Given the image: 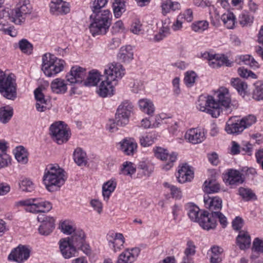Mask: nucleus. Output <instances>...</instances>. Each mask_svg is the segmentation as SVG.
<instances>
[{
  "mask_svg": "<svg viewBox=\"0 0 263 263\" xmlns=\"http://www.w3.org/2000/svg\"><path fill=\"white\" fill-rule=\"evenodd\" d=\"M64 173L58 165L49 164L46 167L43 181L48 191H57L64 184L66 180Z\"/></svg>",
  "mask_w": 263,
  "mask_h": 263,
  "instance_id": "nucleus-1",
  "label": "nucleus"
},
{
  "mask_svg": "<svg viewBox=\"0 0 263 263\" xmlns=\"http://www.w3.org/2000/svg\"><path fill=\"white\" fill-rule=\"evenodd\" d=\"M90 18L92 20L89 29L93 36L105 34L111 25L112 15L109 10L92 12Z\"/></svg>",
  "mask_w": 263,
  "mask_h": 263,
  "instance_id": "nucleus-2",
  "label": "nucleus"
},
{
  "mask_svg": "<svg viewBox=\"0 0 263 263\" xmlns=\"http://www.w3.org/2000/svg\"><path fill=\"white\" fill-rule=\"evenodd\" d=\"M16 76L13 73L6 74L0 69V94L7 99L14 100L17 97Z\"/></svg>",
  "mask_w": 263,
  "mask_h": 263,
  "instance_id": "nucleus-3",
  "label": "nucleus"
},
{
  "mask_svg": "<svg viewBox=\"0 0 263 263\" xmlns=\"http://www.w3.org/2000/svg\"><path fill=\"white\" fill-rule=\"evenodd\" d=\"M42 60V70L48 77H53L63 71L66 65L64 60L49 53L44 54Z\"/></svg>",
  "mask_w": 263,
  "mask_h": 263,
  "instance_id": "nucleus-4",
  "label": "nucleus"
},
{
  "mask_svg": "<svg viewBox=\"0 0 263 263\" xmlns=\"http://www.w3.org/2000/svg\"><path fill=\"white\" fill-rule=\"evenodd\" d=\"M217 220H218L222 228H225L228 224L227 217L220 212L209 213L204 211L200 213V219L199 223L204 229L209 230L214 229L217 225Z\"/></svg>",
  "mask_w": 263,
  "mask_h": 263,
  "instance_id": "nucleus-5",
  "label": "nucleus"
},
{
  "mask_svg": "<svg viewBox=\"0 0 263 263\" xmlns=\"http://www.w3.org/2000/svg\"><path fill=\"white\" fill-rule=\"evenodd\" d=\"M32 6L29 0H20L14 9L9 14V20L16 25L24 23L26 17L32 12Z\"/></svg>",
  "mask_w": 263,
  "mask_h": 263,
  "instance_id": "nucleus-6",
  "label": "nucleus"
},
{
  "mask_svg": "<svg viewBox=\"0 0 263 263\" xmlns=\"http://www.w3.org/2000/svg\"><path fill=\"white\" fill-rule=\"evenodd\" d=\"M155 157L163 161L164 163L162 165V168L167 171L170 170L176 161L177 154L175 152L170 153L167 149L160 146H155L153 149Z\"/></svg>",
  "mask_w": 263,
  "mask_h": 263,
  "instance_id": "nucleus-7",
  "label": "nucleus"
},
{
  "mask_svg": "<svg viewBox=\"0 0 263 263\" xmlns=\"http://www.w3.org/2000/svg\"><path fill=\"white\" fill-rule=\"evenodd\" d=\"M52 138L59 144L66 142L70 138V133L63 122L60 121L53 123L50 127Z\"/></svg>",
  "mask_w": 263,
  "mask_h": 263,
  "instance_id": "nucleus-8",
  "label": "nucleus"
},
{
  "mask_svg": "<svg viewBox=\"0 0 263 263\" xmlns=\"http://www.w3.org/2000/svg\"><path fill=\"white\" fill-rule=\"evenodd\" d=\"M216 96L215 103L217 104L218 106H214L213 114L214 116H219L221 112L220 107H229L231 99L229 90L225 87H220L216 92Z\"/></svg>",
  "mask_w": 263,
  "mask_h": 263,
  "instance_id": "nucleus-9",
  "label": "nucleus"
},
{
  "mask_svg": "<svg viewBox=\"0 0 263 263\" xmlns=\"http://www.w3.org/2000/svg\"><path fill=\"white\" fill-rule=\"evenodd\" d=\"M106 79L113 84H117L125 74V69L123 66L118 63L108 64L104 70Z\"/></svg>",
  "mask_w": 263,
  "mask_h": 263,
  "instance_id": "nucleus-10",
  "label": "nucleus"
},
{
  "mask_svg": "<svg viewBox=\"0 0 263 263\" xmlns=\"http://www.w3.org/2000/svg\"><path fill=\"white\" fill-rule=\"evenodd\" d=\"M247 127V118L241 120L236 119V117H231L226 123L225 130L229 134L238 135Z\"/></svg>",
  "mask_w": 263,
  "mask_h": 263,
  "instance_id": "nucleus-11",
  "label": "nucleus"
},
{
  "mask_svg": "<svg viewBox=\"0 0 263 263\" xmlns=\"http://www.w3.org/2000/svg\"><path fill=\"white\" fill-rule=\"evenodd\" d=\"M214 106H218L215 103V98L212 96H200L197 102V108L201 111L206 112L211 115L213 118H217L218 116H214L213 114Z\"/></svg>",
  "mask_w": 263,
  "mask_h": 263,
  "instance_id": "nucleus-12",
  "label": "nucleus"
},
{
  "mask_svg": "<svg viewBox=\"0 0 263 263\" xmlns=\"http://www.w3.org/2000/svg\"><path fill=\"white\" fill-rule=\"evenodd\" d=\"M37 219L41 223L38 229L41 235L48 236L52 233L55 228V219L53 217L41 214L37 216Z\"/></svg>",
  "mask_w": 263,
  "mask_h": 263,
  "instance_id": "nucleus-13",
  "label": "nucleus"
},
{
  "mask_svg": "<svg viewBox=\"0 0 263 263\" xmlns=\"http://www.w3.org/2000/svg\"><path fill=\"white\" fill-rule=\"evenodd\" d=\"M87 77L86 70L80 66H73L69 73L66 75L67 81L71 84L78 83L83 86V82Z\"/></svg>",
  "mask_w": 263,
  "mask_h": 263,
  "instance_id": "nucleus-14",
  "label": "nucleus"
},
{
  "mask_svg": "<svg viewBox=\"0 0 263 263\" xmlns=\"http://www.w3.org/2000/svg\"><path fill=\"white\" fill-rule=\"evenodd\" d=\"M50 13L53 15H64L70 11L69 3L62 0H52L49 4Z\"/></svg>",
  "mask_w": 263,
  "mask_h": 263,
  "instance_id": "nucleus-15",
  "label": "nucleus"
},
{
  "mask_svg": "<svg viewBox=\"0 0 263 263\" xmlns=\"http://www.w3.org/2000/svg\"><path fill=\"white\" fill-rule=\"evenodd\" d=\"M29 256V250L25 246H19L9 255L8 259L20 263L27 260Z\"/></svg>",
  "mask_w": 263,
  "mask_h": 263,
  "instance_id": "nucleus-16",
  "label": "nucleus"
},
{
  "mask_svg": "<svg viewBox=\"0 0 263 263\" xmlns=\"http://www.w3.org/2000/svg\"><path fill=\"white\" fill-rule=\"evenodd\" d=\"M223 180L227 184L231 185H238L244 181L242 174L233 169L228 170V172L223 174Z\"/></svg>",
  "mask_w": 263,
  "mask_h": 263,
  "instance_id": "nucleus-17",
  "label": "nucleus"
},
{
  "mask_svg": "<svg viewBox=\"0 0 263 263\" xmlns=\"http://www.w3.org/2000/svg\"><path fill=\"white\" fill-rule=\"evenodd\" d=\"M184 137L189 142L195 144L202 142L205 138V135L203 129L191 128L186 132Z\"/></svg>",
  "mask_w": 263,
  "mask_h": 263,
  "instance_id": "nucleus-18",
  "label": "nucleus"
},
{
  "mask_svg": "<svg viewBox=\"0 0 263 263\" xmlns=\"http://www.w3.org/2000/svg\"><path fill=\"white\" fill-rule=\"evenodd\" d=\"M59 247L63 256L66 259H69L77 255L78 252L76 248L65 238H62L60 240Z\"/></svg>",
  "mask_w": 263,
  "mask_h": 263,
  "instance_id": "nucleus-19",
  "label": "nucleus"
},
{
  "mask_svg": "<svg viewBox=\"0 0 263 263\" xmlns=\"http://www.w3.org/2000/svg\"><path fill=\"white\" fill-rule=\"evenodd\" d=\"M203 201L205 208L211 213L220 212L222 208V199L218 196L213 197L208 194L205 195L203 197Z\"/></svg>",
  "mask_w": 263,
  "mask_h": 263,
  "instance_id": "nucleus-20",
  "label": "nucleus"
},
{
  "mask_svg": "<svg viewBox=\"0 0 263 263\" xmlns=\"http://www.w3.org/2000/svg\"><path fill=\"white\" fill-rule=\"evenodd\" d=\"M65 238L69 240L76 248L83 250V248L84 247L86 249L87 246L85 245V235L82 230H75L70 237Z\"/></svg>",
  "mask_w": 263,
  "mask_h": 263,
  "instance_id": "nucleus-21",
  "label": "nucleus"
},
{
  "mask_svg": "<svg viewBox=\"0 0 263 263\" xmlns=\"http://www.w3.org/2000/svg\"><path fill=\"white\" fill-rule=\"evenodd\" d=\"M120 149L126 155H133L137 150V143L132 138H125L119 143Z\"/></svg>",
  "mask_w": 263,
  "mask_h": 263,
  "instance_id": "nucleus-22",
  "label": "nucleus"
},
{
  "mask_svg": "<svg viewBox=\"0 0 263 263\" xmlns=\"http://www.w3.org/2000/svg\"><path fill=\"white\" fill-rule=\"evenodd\" d=\"M194 173L190 166L186 163L182 164L179 166L177 178L181 183L190 181L193 178Z\"/></svg>",
  "mask_w": 263,
  "mask_h": 263,
  "instance_id": "nucleus-23",
  "label": "nucleus"
},
{
  "mask_svg": "<svg viewBox=\"0 0 263 263\" xmlns=\"http://www.w3.org/2000/svg\"><path fill=\"white\" fill-rule=\"evenodd\" d=\"M109 246L115 252L119 251L123 248L125 242L124 236L121 233H112L108 236Z\"/></svg>",
  "mask_w": 263,
  "mask_h": 263,
  "instance_id": "nucleus-24",
  "label": "nucleus"
},
{
  "mask_svg": "<svg viewBox=\"0 0 263 263\" xmlns=\"http://www.w3.org/2000/svg\"><path fill=\"white\" fill-rule=\"evenodd\" d=\"M139 252L138 248L127 249L120 254L116 263H133L136 260Z\"/></svg>",
  "mask_w": 263,
  "mask_h": 263,
  "instance_id": "nucleus-25",
  "label": "nucleus"
},
{
  "mask_svg": "<svg viewBox=\"0 0 263 263\" xmlns=\"http://www.w3.org/2000/svg\"><path fill=\"white\" fill-rule=\"evenodd\" d=\"M116 85V84H113L110 81H107L106 79L101 83L99 89L97 90V93L99 96L103 98L108 96H111L113 95L114 86Z\"/></svg>",
  "mask_w": 263,
  "mask_h": 263,
  "instance_id": "nucleus-26",
  "label": "nucleus"
},
{
  "mask_svg": "<svg viewBox=\"0 0 263 263\" xmlns=\"http://www.w3.org/2000/svg\"><path fill=\"white\" fill-rule=\"evenodd\" d=\"M37 200V199L36 198H31L21 200L16 202V205L26 206V208H25L26 211L31 213H40L41 210H39L37 202L35 203V202Z\"/></svg>",
  "mask_w": 263,
  "mask_h": 263,
  "instance_id": "nucleus-27",
  "label": "nucleus"
},
{
  "mask_svg": "<svg viewBox=\"0 0 263 263\" xmlns=\"http://www.w3.org/2000/svg\"><path fill=\"white\" fill-rule=\"evenodd\" d=\"M50 87L52 91L57 94H64L67 90L65 81L61 78L54 79L50 84Z\"/></svg>",
  "mask_w": 263,
  "mask_h": 263,
  "instance_id": "nucleus-28",
  "label": "nucleus"
},
{
  "mask_svg": "<svg viewBox=\"0 0 263 263\" xmlns=\"http://www.w3.org/2000/svg\"><path fill=\"white\" fill-rule=\"evenodd\" d=\"M134 53L132 46L122 47L118 54V59L122 62L129 63L133 59Z\"/></svg>",
  "mask_w": 263,
  "mask_h": 263,
  "instance_id": "nucleus-29",
  "label": "nucleus"
},
{
  "mask_svg": "<svg viewBox=\"0 0 263 263\" xmlns=\"http://www.w3.org/2000/svg\"><path fill=\"white\" fill-rule=\"evenodd\" d=\"M73 160L79 166H85L87 163L86 153L80 147L77 148L73 154Z\"/></svg>",
  "mask_w": 263,
  "mask_h": 263,
  "instance_id": "nucleus-30",
  "label": "nucleus"
},
{
  "mask_svg": "<svg viewBox=\"0 0 263 263\" xmlns=\"http://www.w3.org/2000/svg\"><path fill=\"white\" fill-rule=\"evenodd\" d=\"M140 109L148 115H153L155 111V107L153 102L148 99H142L138 102Z\"/></svg>",
  "mask_w": 263,
  "mask_h": 263,
  "instance_id": "nucleus-31",
  "label": "nucleus"
},
{
  "mask_svg": "<svg viewBox=\"0 0 263 263\" xmlns=\"http://www.w3.org/2000/svg\"><path fill=\"white\" fill-rule=\"evenodd\" d=\"M170 21L165 20L162 22V26L159 29V32L154 36L155 41L159 42L170 34Z\"/></svg>",
  "mask_w": 263,
  "mask_h": 263,
  "instance_id": "nucleus-32",
  "label": "nucleus"
},
{
  "mask_svg": "<svg viewBox=\"0 0 263 263\" xmlns=\"http://www.w3.org/2000/svg\"><path fill=\"white\" fill-rule=\"evenodd\" d=\"M117 182L115 180H109L104 183L102 186V195L105 200L107 201L111 194L115 191Z\"/></svg>",
  "mask_w": 263,
  "mask_h": 263,
  "instance_id": "nucleus-33",
  "label": "nucleus"
},
{
  "mask_svg": "<svg viewBox=\"0 0 263 263\" xmlns=\"http://www.w3.org/2000/svg\"><path fill=\"white\" fill-rule=\"evenodd\" d=\"M186 209L188 211V216L191 220L194 222H199L200 219V214L199 208L192 203L186 204Z\"/></svg>",
  "mask_w": 263,
  "mask_h": 263,
  "instance_id": "nucleus-34",
  "label": "nucleus"
},
{
  "mask_svg": "<svg viewBox=\"0 0 263 263\" xmlns=\"http://www.w3.org/2000/svg\"><path fill=\"white\" fill-rule=\"evenodd\" d=\"M13 115V109L9 106L0 107V122L6 124L9 122Z\"/></svg>",
  "mask_w": 263,
  "mask_h": 263,
  "instance_id": "nucleus-35",
  "label": "nucleus"
},
{
  "mask_svg": "<svg viewBox=\"0 0 263 263\" xmlns=\"http://www.w3.org/2000/svg\"><path fill=\"white\" fill-rule=\"evenodd\" d=\"M231 84L234 87L238 93L242 97H245L247 94V85L245 83L242 82L239 78H232L231 80Z\"/></svg>",
  "mask_w": 263,
  "mask_h": 263,
  "instance_id": "nucleus-36",
  "label": "nucleus"
},
{
  "mask_svg": "<svg viewBox=\"0 0 263 263\" xmlns=\"http://www.w3.org/2000/svg\"><path fill=\"white\" fill-rule=\"evenodd\" d=\"M162 13L166 14L170 11H176L180 8V5L176 2H172L171 0L164 1L161 4Z\"/></svg>",
  "mask_w": 263,
  "mask_h": 263,
  "instance_id": "nucleus-37",
  "label": "nucleus"
},
{
  "mask_svg": "<svg viewBox=\"0 0 263 263\" xmlns=\"http://www.w3.org/2000/svg\"><path fill=\"white\" fill-rule=\"evenodd\" d=\"M86 79L83 82V86H96L100 80V74L97 71H92L89 72Z\"/></svg>",
  "mask_w": 263,
  "mask_h": 263,
  "instance_id": "nucleus-38",
  "label": "nucleus"
},
{
  "mask_svg": "<svg viewBox=\"0 0 263 263\" xmlns=\"http://www.w3.org/2000/svg\"><path fill=\"white\" fill-rule=\"evenodd\" d=\"M186 246V248L184 251L185 256L183 258L182 263H192L191 256L195 254L196 247L194 243L191 241H188Z\"/></svg>",
  "mask_w": 263,
  "mask_h": 263,
  "instance_id": "nucleus-39",
  "label": "nucleus"
},
{
  "mask_svg": "<svg viewBox=\"0 0 263 263\" xmlns=\"http://www.w3.org/2000/svg\"><path fill=\"white\" fill-rule=\"evenodd\" d=\"M253 98L256 100H263V81H257L253 84Z\"/></svg>",
  "mask_w": 263,
  "mask_h": 263,
  "instance_id": "nucleus-40",
  "label": "nucleus"
},
{
  "mask_svg": "<svg viewBox=\"0 0 263 263\" xmlns=\"http://www.w3.org/2000/svg\"><path fill=\"white\" fill-rule=\"evenodd\" d=\"M221 20L228 29L233 28L235 23V17L233 13L228 12L223 14L221 16Z\"/></svg>",
  "mask_w": 263,
  "mask_h": 263,
  "instance_id": "nucleus-41",
  "label": "nucleus"
},
{
  "mask_svg": "<svg viewBox=\"0 0 263 263\" xmlns=\"http://www.w3.org/2000/svg\"><path fill=\"white\" fill-rule=\"evenodd\" d=\"M15 157L17 161L22 164L28 162L27 152L23 146L17 147L15 149Z\"/></svg>",
  "mask_w": 263,
  "mask_h": 263,
  "instance_id": "nucleus-42",
  "label": "nucleus"
},
{
  "mask_svg": "<svg viewBox=\"0 0 263 263\" xmlns=\"http://www.w3.org/2000/svg\"><path fill=\"white\" fill-rule=\"evenodd\" d=\"M113 11L116 18L120 17L125 11V6L123 0H115L112 4Z\"/></svg>",
  "mask_w": 263,
  "mask_h": 263,
  "instance_id": "nucleus-43",
  "label": "nucleus"
},
{
  "mask_svg": "<svg viewBox=\"0 0 263 263\" xmlns=\"http://www.w3.org/2000/svg\"><path fill=\"white\" fill-rule=\"evenodd\" d=\"M204 190L209 193H217L220 189V184L215 180L205 181L203 184Z\"/></svg>",
  "mask_w": 263,
  "mask_h": 263,
  "instance_id": "nucleus-44",
  "label": "nucleus"
},
{
  "mask_svg": "<svg viewBox=\"0 0 263 263\" xmlns=\"http://www.w3.org/2000/svg\"><path fill=\"white\" fill-rule=\"evenodd\" d=\"M133 105L130 102L125 100L122 102L118 106L117 111L120 112V114H124V115L130 116L133 110Z\"/></svg>",
  "mask_w": 263,
  "mask_h": 263,
  "instance_id": "nucleus-45",
  "label": "nucleus"
},
{
  "mask_svg": "<svg viewBox=\"0 0 263 263\" xmlns=\"http://www.w3.org/2000/svg\"><path fill=\"white\" fill-rule=\"evenodd\" d=\"M136 172V167L131 162L126 161L122 164L120 174L125 176H131Z\"/></svg>",
  "mask_w": 263,
  "mask_h": 263,
  "instance_id": "nucleus-46",
  "label": "nucleus"
},
{
  "mask_svg": "<svg viewBox=\"0 0 263 263\" xmlns=\"http://www.w3.org/2000/svg\"><path fill=\"white\" fill-rule=\"evenodd\" d=\"M209 22L205 20L198 21L191 25L192 30L196 32H202L209 28Z\"/></svg>",
  "mask_w": 263,
  "mask_h": 263,
  "instance_id": "nucleus-47",
  "label": "nucleus"
},
{
  "mask_svg": "<svg viewBox=\"0 0 263 263\" xmlns=\"http://www.w3.org/2000/svg\"><path fill=\"white\" fill-rule=\"evenodd\" d=\"M237 246L240 250H244L247 248V231H239L236 238Z\"/></svg>",
  "mask_w": 263,
  "mask_h": 263,
  "instance_id": "nucleus-48",
  "label": "nucleus"
},
{
  "mask_svg": "<svg viewBox=\"0 0 263 263\" xmlns=\"http://www.w3.org/2000/svg\"><path fill=\"white\" fill-rule=\"evenodd\" d=\"M223 249L218 246H214L211 248L212 255L211 257V263H219L221 261V258L220 257Z\"/></svg>",
  "mask_w": 263,
  "mask_h": 263,
  "instance_id": "nucleus-49",
  "label": "nucleus"
},
{
  "mask_svg": "<svg viewBox=\"0 0 263 263\" xmlns=\"http://www.w3.org/2000/svg\"><path fill=\"white\" fill-rule=\"evenodd\" d=\"M197 78V74L193 71H188L185 73L184 82L186 86L188 87H192L195 80Z\"/></svg>",
  "mask_w": 263,
  "mask_h": 263,
  "instance_id": "nucleus-50",
  "label": "nucleus"
},
{
  "mask_svg": "<svg viewBox=\"0 0 263 263\" xmlns=\"http://www.w3.org/2000/svg\"><path fill=\"white\" fill-rule=\"evenodd\" d=\"M129 116L120 114V112L117 111L115 116V121L117 125L120 126H123L127 125L129 122Z\"/></svg>",
  "mask_w": 263,
  "mask_h": 263,
  "instance_id": "nucleus-51",
  "label": "nucleus"
},
{
  "mask_svg": "<svg viewBox=\"0 0 263 263\" xmlns=\"http://www.w3.org/2000/svg\"><path fill=\"white\" fill-rule=\"evenodd\" d=\"M19 48L21 50L25 53L30 54L32 51V45L27 40L22 39L19 43Z\"/></svg>",
  "mask_w": 263,
  "mask_h": 263,
  "instance_id": "nucleus-52",
  "label": "nucleus"
},
{
  "mask_svg": "<svg viewBox=\"0 0 263 263\" xmlns=\"http://www.w3.org/2000/svg\"><path fill=\"white\" fill-rule=\"evenodd\" d=\"M165 187L169 189L171 194L173 198L175 199H180L182 196V194L180 190L177 187L171 185L167 182H165L163 184Z\"/></svg>",
  "mask_w": 263,
  "mask_h": 263,
  "instance_id": "nucleus-53",
  "label": "nucleus"
},
{
  "mask_svg": "<svg viewBox=\"0 0 263 263\" xmlns=\"http://www.w3.org/2000/svg\"><path fill=\"white\" fill-rule=\"evenodd\" d=\"M20 189L25 192H30L34 189L32 182L28 179H25L19 183Z\"/></svg>",
  "mask_w": 263,
  "mask_h": 263,
  "instance_id": "nucleus-54",
  "label": "nucleus"
},
{
  "mask_svg": "<svg viewBox=\"0 0 263 263\" xmlns=\"http://www.w3.org/2000/svg\"><path fill=\"white\" fill-rule=\"evenodd\" d=\"M154 142V138L152 135H146L140 138V143L143 147L149 146L152 145Z\"/></svg>",
  "mask_w": 263,
  "mask_h": 263,
  "instance_id": "nucleus-55",
  "label": "nucleus"
},
{
  "mask_svg": "<svg viewBox=\"0 0 263 263\" xmlns=\"http://www.w3.org/2000/svg\"><path fill=\"white\" fill-rule=\"evenodd\" d=\"M0 30L4 31L6 33L14 36L16 35V32L12 31L10 27H8L6 24V21L1 16H0Z\"/></svg>",
  "mask_w": 263,
  "mask_h": 263,
  "instance_id": "nucleus-56",
  "label": "nucleus"
},
{
  "mask_svg": "<svg viewBox=\"0 0 263 263\" xmlns=\"http://www.w3.org/2000/svg\"><path fill=\"white\" fill-rule=\"evenodd\" d=\"M244 224V220L243 219L239 217H236L232 222V226L233 229L235 231H241L240 230Z\"/></svg>",
  "mask_w": 263,
  "mask_h": 263,
  "instance_id": "nucleus-57",
  "label": "nucleus"
},
{
  "mask_svg": "<svg viewBox=\"0 0 263 263\" xmlns=\"http://www.w3.org/2000/svg\"><path fill=\"white\" fill-rule=\"evenodd\" d=\"M130 31L134 34H139L142 31V25L138 19L135 20L131 25Z\"/></svg>",
  "mask_w": 263,
  "mask_h": 263,
  "instance_id": "nucleus-58",
  "label": "nucleus"
},
{
  "mask_svg": "<svg viewBox=\"0 0 263 263\" xmlns=\"http://www.w3.org/2000/svg\"><path fill=\"white\" fill-rule=\"evenodd\" d=\"M108 2V0H95L91 7L92 12L101 11V9L105 6Z\"/></svg>",
  "mask_w": 263,
  "mask_h": 263,
  "instance_id": "nucleus-59",
  "label": "nucleus"
},
{
  "mask_svg": "<svg viewBox=\"0 0 263 263\" xmlns=\"http://www.w3.org/2000/svg\"><path fill=\"white\" fill-rule=\"evenodd\" d=\"M252 250L257 253H263V239L255 238L253 242Z\"/></svg>",
  "mask_w": 263,
  "mask_h": 263,
  "instance_id": "nucleus-60",
  "label": "nucleus"
},
{
  "mask_svg": "<svg viewBox=\"0 0 263 263\" xmlns=\"http://www.w3.org/2000/svg\"><path fill=\"white\" fill-rule=\"evenodd\" d=\"M210 14L211 15L210 21L211 24L215 27H219L220 25L221 17L217 11L215 10L213 14H211V13Z\"/></svg>",
  "mask_w": 263,
  "mask_h": 263,
  "instance_id": "nucleus-61",
  "label": "nucleus"
},
{
  "mask_svg": "<svg viewBox=\"0 0 263 263\" xmlns=\"http://www.w3.org/2000/svg\"><path fill=\"white\" fill-rule=\"evenodd\" d=\"M132 90L134 93H138L144 89V85L143 82L139 80H134L133 82L130 83Z\"/></svg>",
  "mask_w": 263,
  "mask_h": 263,
  "instance_id": "nucleus-62",
  "label": "nucleus"
},
{
  "mask_svg": "<svg viewBox=\"0 0 263 263\" xmlns=\"http://www.w3.org/2000/svg\"><path fill=\"white\" fill-rule=\"evenodd\" d=\"M37 203L39 210H41L40 213L48 212L52 209L51 203L49 201H43Z\"/></svg>",
  "mask_w": 263,
  "mask_h": 263,
  "instance_id": "nucleus-63",
  "label": "nucleus"
},
{
  "mask_svg": "<svg viewBox=\"0 0 263 263\" xmlns=\"http://www.w3.org/2000/svg\"><path fill=\"white\" fill-rule=\"evenodd\" d=\"M60 227L62 232H63L64 234H72L76 230L66 222H62L61 224Z\"/></svg>",
  "mask_w": 263,
  "mask_h": 263,
  "instance_id": "nucleus-64",
  "label": "nucleus"
}]
</instances>
